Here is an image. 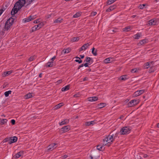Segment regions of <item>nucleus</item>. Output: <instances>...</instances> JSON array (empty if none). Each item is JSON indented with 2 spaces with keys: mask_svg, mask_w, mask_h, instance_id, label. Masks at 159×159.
I'll list each match as a JSON object with an SVG mask.
<instances>
[{
  "mask_svg": "<svg viewBox=\"0 0 159 159\" xmlns=\"http://www.w3.org/2000/svg\"><path fill=\"white\" fill-rule=\"evenodd\" d=\"M25 4H26V6L30 4H28L27 2V0H19L15 4L12 9L11 11V15H14Z\"/></svg>",
  "mask_w": 159,
  "mask_h": 159,
  "instance_id": "nucleus-1",
  "label": "nucleus"
},
{
  "mask_svg": "<svg viewBox=\"0 0 159 159\" xmlns=\"http://www.w3.org/2000/svg\"><path fill=\"white\" fill-rule=\"evenodd\" d=\"M118 133H116L114 136H113V134H111V133L108 136H107L103 140V146L107 145L108 146H110L116 137Z\"/></svg>",
  "mask_w": 159,
  "mask_h": 159,
  "instance_id": "nucleus-2",
  "label": "nucleus"
},
{
  "mask_svg": "<svg viewBox=\"0 0 159 159\" xmlns=\"http://www.w3.org/2000/svg\"><path fill=\"white\" fill-rule=\"evenodd\" d=\"M130 128L128 127H123L120 130V134L124 135L128 134L130 132Z\"/></svg>",
  "mask_w": 159,
  "mask_h": 159,
  "instance_id": "nucleus-3",
  "label": "nucleus"
},
{
  "mask_svg": "<svg viewBox=\"0 0 159 159\" xmlns=\"http://www.w3.org/2000/svg\"><path fill=\"white\" fill-rule=\"evenodd\" d=\"M139 102V101L137 100H133L130 101L128 104L127 106L129 107H132L137 104Z\"/></svg>",
  "mask_w": 159,
  "mask_h": 159,
  "instance_id": "nucleus-4",
  "label": "nucleus"
},
{
  "mask_svg": "<svg viewBox=\"0 0 159 159\" xmlns=\"http://www.w3.org/2000/svg\"><path fill=\"white\" fill-rule=\"evenodd\" d=\"M144 91L145 90H144L137 91L133 94V96L134 97L138 96L144 93Z\"/></svg>",
  "mask_w": 159,
  "mask_h": 159,
  "instance_id": "nucleus-5",
  "label": "nucleus"
},
{
  "mask_svg": "<svg viewBox=\"0 0 159 159\" xmlns=\"http://www.w3.org/2000/svg\"><path fill=\"white\" fill-rule=\"evenodd\" d=\"M17 138L16 136L10 137L9 138L8 143L10 144H11L12 143H15L16 142V141H17Z\"/></svg>",
  "mask_w": 159,
  "mask_h": 159,
  "instance_id": "nucleus-6",
  "label": "nucleus"
},
{
  "mask_svg": "<svg viewBox=\"0 0 159 159\" xmlns=\"http://www.w3.org/2000/svg\"><path fill=\"white\" fill-rule=\"evenodd\" d=\"M57 145V144L56 143L51 144L48 146V150L49 151H52L56 148L57 147L55 146Z\"/></svg>",
  "mask_w": 159,
  "mask_h": 159,
  "instance_id": "nucleus-7",
  "label": "nucleus"
},
{
  "mask_svg": "<svg viewBox=\"0 0 159 159\" xmlns=\"http://www.w3.org/2000/svg\"><path fill=\"white\" fill-rule=\"evenodd\" d=\"M70 129V127L69 125L64 126L61 129V131L64 133L68 131Z\"/></svg>",
  "mask_w": 159,
  "mask_h": 159,
  "instance_id": "nucleus-8",
  "label": "nucleus"
},
{
  "mask_svg": "<svg viewBox=\"0 0 159 159\" xmlns=\"http://www.w3.org/2000/svg\"><path fill=\"white\" fill-rule=\"evenodd\" d=\"M35 18V17L34 16H30L28 18L23 19V20L24 22H28Z\"/></svg>",
  "mask_w": 159,
  "mask_h": 159,
  "instance_id": "nucleus-9",
  "label": "nucleus"
},
{
  "mask_svg": "<svg viewBox=\"0 0 159 159\" xmlns=\"http://www.w3.org/2000/svg\"><path fill=\"white\" fill-rule=\"evenodd\" d=\"M12 25L11 24V25L8 24V23H6V24L5 26L4 29L3 30V32L5 33V32L6 31H7L10 28L11 26Z\"/></svg>",
  "mask_w": 159,
  "mask_h": 159,
  "instance_id": "nucleus-10",
  "label": "nucleus"
},
{
  "mask_svg": "<svg viewBox=\"0 0 159 159\" xmlns=\"http://www.w3.org/2000/svg\"><path fill=\"white\" fill-rule=\"evenodd\" d=\"M90 44L89 43H87L84 44L82 47L80 48L79 50L80 52H81L83 50H85L89 46Z\"/></svg>",
  "mask_w": 159,
  "mask_h": 159,
  "instance_id": "nucleus-11",
  "label": "nucleus"
},
{
  "mask_svg": "<svg viewBox=\"0 0 159 159\" xmlns=\"http://www.w3.org/2000/svg\"><path fill=\"white\" fill-rule=\"evenodd\" d=\"M148 39H145L141 40L140 42L138 43V45L139 46H141L142 45L146 43H148Z\"/></svg>",
  "mask_w": 159,
  "mask_h": 159,
  "instance_id": "nucleus-12",
  "label": "nucleus"
},
{
  "mask_svg": "<svg viewBox=\"0 0 159 159\" xmlns=\"http://www.w3.org/2000/svg\"><path fill=\"white\" fill-rule=\"evenodd\" d=\"M157 22V21L156 20L152 19L148 21V24L149 25H155Z\"/></svg>",
  "mask_w": 159,
  "mask_h": 159,
  "instance_id": "nucleus-13",
  "label": "nucleus"
},
{
  "mask_svg": "<svg viewBox=\"0 0 159 159\" xmlns=\"http://www.w3.org/2000/svg\"><path fill=\"white\" fill-rule=\"evenodd\" d=\"M153 62L151 61L150 63L148 62L146 63L144 65V67L145 69H147L150 66H152V65Z\"/></svg>",
  "mask_w": 159,
  "mask_h": 159,
  "instance_id": "nucleus-14",
  "label": "nucleus"
},
{
  "mask_svg": "<svg viewBox=\"0 0 159 159\" xmlns=\"http://www.w3.org/2000/svg\"><path fill=\"white\" fill-rule=\"evenodd\" d=\"M88 100L90 102L95 101L98 100V98L96 97H90L88 98Z\"/></svg>",
  "mask_w": 159,
  "mask_h": 159,
  "instance_id": "nucleus-15",
  "label": "nucleus"
},
{
  "mask_svg": "<svg viewBox=\"0 0 159 159\" xmlns=\"http://www.w3.org/2000/svg\"><path fill=\"white\" fill-rule=\"evenodd\" d=\"M84 61H86L87 63H88L89 65H91L93 62V60L90 57H87Z\"/></svg>",
  "mask_w": 159,
  "mask_h": 159,
  "instance_id": "nucleus-16",
  "label": "nucleus"
},
{
  "mask_svg": "<svg viewBox=\"0 0 159 159\" xmlns=\"http://www.w3.org/2000/svg\"><path fill=\"white\" fill-rule=\"evenodd\" d=\"M23 154V152L20 151L19 152H18L16 154H15L14 157L16 158H18L22 156Z\"/></svg>",
  "mask_w": 159,
  "mask_h": 159,
  "instance_id": "nucleus-17",
  "label": "nucleus"
},
{
  "mask_svg": "<svg viewBox=\"0 0 159 159\" xmlns=\"http://www.w3.org/2000/svg\"><path fill=\"white\" fill-rule=\"evenodd\" d=\"M14 22V19L12 17L10 18H9L7 21L6 22L7 23H8V24L11 25H12L13 22Z\"/></svg>",
  "mask_w": 159,
  "mask_h": 159,
  "instance_id": "nucleus-18",
  "label": "nucleus"
},
{
  "mask_svg": "<svg viewBox=\"0 0 159 159\" xmlns=\"http://www.w3.org/2000/svg\"><path fill=\"white\" fill-rule=\"evenodd\" d=\"M69 122V120L65 119L63 121L59 123V125H61L68 124Z\"/></svg>",
  "mask_w": 159,
  "mask_h": 159,
  "instance_id": "nucleus-19",
  "label": "nucleus"
},
{
  "mask_svg": "<svg viewBox=\"0 0 159 159\" xmlns=\"http://www.w3.org/2000/svg\"><path fill=\"white\" fill-rule=\"evenodd\" d=\"M80 39V37H73L71 39L70 42H74L78 41Z\"/></svg>",
  "mask_w": 159,
  "mask_h": 159,
  "instance_id": "nucleus-20",
  "label": "nucleus"
},
{
  "mask_svg": "<svg viewBox=\"0 0 159 159\" xmlns=\"http://www.w3.org/2000/svg\"><path fill=\"white\" fill-rule=\"evenodd\" d=\"M63 105V103L62 102L60 103H59V104L56 105L54 107V110H57L60 108Z\"/></svg>",
  "mask_w": 159,
  "mask_h": 159,
  "instance_id": "nucleus-21",
  "label": "nucleus"
},
{
  "mask_svg": "<svg viewBox=\"0 0 159 159\" xmlns=\"http://www.w3.org/2000/svg\"><path fill=\"white\" fill-rule=\"evenodd\" d=\"M63 20V19L61 18H59L58 19L55 20L54 21V23H61Z\"/></svg>",
  "mask_w": 159,
  "mask_h": 159,
  "instance_id": "nucleus-22",
  "label": "nucleus"
},
{
  "mask_svg": "<svg viewBox=\"0 0 159 159\" xmlns=\"http://www.w3.org/2000/svg\"><path fill=\"white\" fill-rule=\"evenodd\" d=\"M53 62L52 61L48 62L47 63L46 66L47 67H51L53 66Z\"/></svg>",
  "mask_w": 159,
  "mask_h": 159,
  "instance_id": "nucleus-23",
  "label": "nucleus"
},
{
  "mask_svg": "<svg viewBox=\"0 0 159 159\" xmlns=\"http://www.w3.org/2000/svg\"><path fill=\"white\" fill-rule=\"evenodd\" d=\"M70 51V49L69 48L64 49L61 52L62 54H65L66 53H68Z\"/></svg>",
  "mask_w": 159,
  "mask_h": 159,
  "instance_id": "nucleus-24",
  "label": "nucleus"
},
{
  "mask_svg": "<svg viewBox=\"0 0 159 159\" xmlns=\"http://www.w3.org/2000/svg\"><path fill=\"white\" fill-rule=\"evenodd\" d=\"M142 36L141 33H138L134 36V38L135 39H139Z\"/></svg>",
  "mask_w": 159,
  "mask_h": 159,
  "instance_id": "nucleus-25",
  "label": "nucleus"
},
{
  "mask_svg": "<svg viewBox=\"0 0 159 159\" xmlns=\"http://www.w3.org/2000/svg\"><path fill=\"white\" fill-rule=\"evenodd\" d=\"M70 88V86L69 85H67L64 87H63L61 89V91H65L68 90Z\"/></svg>",
  "mask_w": 159,
  "mask_h": 159,
  "instance_id": "nucleus-26",
  "label": "nucleus"
},
{
  "mask_svg": "<svg viewBox=\"0 0 159 159\" xmlns=\"http://www.w3.org/2000/svg\"><path fill=\"white\" fill-rule=\"evenodd\" d=\"M116 8L115 6H111L107 10V11H110L113 10Z\"/></svg>",
  "mask_w": 159,
  "mask_h": 159,
  "instance_id": "nucleus-27",
  "label": "nucleus"
},
{
  "mask_svg": "<svg viewBox=\"0 0 159 159\" xmlns=\"http://www.w3.org/2000/svg\"><path fill=\"white\" fill-rule=\"evenodd\" d=\"M130 28L131 27L130 26H127L123 28V30L124 32H128L130 30Z\"/></svg>",
  "mask_w": 159,
  "mask_h": 159,
  "instance_id": "nucleus-28",
  "label": "nucleus"
},
{
  "mask_svg": "<svg viewBox=\"0 0 159 159\" xmlns=\"http://www.w3.org/2000/svg\"><path fill=\"white\" fill-rule=\"evenodd\" d=\"M12 73V70H10L9 71H6L4 72V75L3 76H8V75H10L11 73Z\"/></svg>",
  "mask_w": 159,
  "mask_h": 159,
  "instance_id": "nucleus-29",
  "label": "nucleus"
},
{
  "mask_svg": "<svg viewBox=\"0 0 159 159\" xmlns=\"http://www.w3.org/2000/svg\"><path fill=\"white\" fill-rule=\"evenodd\" d=\"M0 120L1 122L0 124L2 125L6 123L7 121V120L5 119H0Z\"/></svg>",
  "mask_w": 159,
  "mask_h": 159,
  "instance_id": "nucleus-30",
  "label": "nucleus"
},
{
  "mask_svg": "<svg viewBox=\"0 0 159 159\" xmlns=\"http://www.w3.org/2000/svg\"><path fill=\"white\" fill-rule=\"evenodd\" d=\"M39 29V28H38V26L36 25H35L34 26L33 28H32V30L31 31V32H33L34 31L36 30H38Z\"/></svg>",
  "mask_w": 159,
  "mask_h": 159,
  "instance_id": "nucleus-31",
  "label": "nucleus"
},
{
  "mask_svg": "<svg viewBox=\"0 0 159 159\" xmlns=\"http://www.w3.org/2000/svg\"><path fill=\"white\" fill-rule=\"evenodd\" d=\"M81 15L80 13L78 12L76 13L73 16L74 18H77L80 16Z\"/></svg>",
  "mask_w": 159,
  "mask_h": 159,
  "instance_id": "nucleus-32",
  "label": "nucleus"
},
{
  "mask_svg": "<svg viewBox=\"0 0 159 159\" xmlns=\"http://www.w3.org/2000/svg\"><path fill=\"white\" fill-rule=\"evenodd\" d=\"M32 97V95L31 93H29L25 96V99H28L31 98Z\"/></svg>",
  "mask_w": 159,
  "mask_h": 159,
  "instance_id": "nucleus-33",
  "label": "nucleus"
},
{
  "mask_svg": "<svg viewBox=\"0 0 159 159\" xmlns=\"http://www.w3.org/2000/svg\"><path fill=\"white\" fill-rule=\"evenodd\" d=\"M11 90H9L7 91H6L4 93V94L5 96L6 97H8L9 94H11Z\"/></svg>",
  "mask_w": 159,
  "mask_h": 159,
  "instance_id": "nucleus-34",
  "label": "nucleus"
},
{
  "mask_svg": "<svg viewBox=\"0 0 159 159\" xmlns=\"http://www.w3.org/2000/svg\"><path fill=\"white\" fill-rule=\"evenodd\" d=\"M127 79V78L126 77V76H125V75L121 76L119 78V80H126Z\"/></svg>",
  "mask_w": 159,
  "mask_h": 159,
  "instance_id": "nucleus-35",
  "label": "nucleus"
},
{
  "mask_svg": "<svg viewBox=\"0 0 159 159\" xmlns=\"http://www.w3.org/2000/svg\"><path fill=\"white\" fill-rule=\"evenodd\" d=\"M139 70V69L134 68L132 69L131 72L132 73H135L137 72Z\"/></svg>",
  "mask_w": 159,
  "mask_h": 159,
  "instance_id": "nucleus-36",
  "label": "nucleus"
},
{
  "mask_svg": "<svg viewBox=\"0 0 159 159\" xmlns=\"http://www.w3.org/2000/svg\"><path fill=\"white\" fill-rule=\"evenodd\" d=\"M103 146L101 145H98L97 146V149L98 150L101 151L102 150Z\"/></svg>",
  "mask_w": 159,
  "mask_h": 159,
  "instance_id": "nucleus-37",
  "label": "nucleus"
},
{
  "mask_svg": "<svg viewBox=\"0 0 159 159\" xmlns=\"http://www.w3.org/2000/svg\"><path fill=\"white\" fill-rule=\"evenodd\" d=\"M104 62L105 63H110V58H108L105 59L104 61Z\"/></svg>",
  "mask_w": 159,
  "mask_h": 159,
  "instance_id": "nucleus-38",
  "label": "nucleus"
},
{
  "mask_svg": "<svg viewBox=\"0 0 159 159\" xmlns=\"http://www.w3.org/2000/svg\"><path fill=\"white\" fill-rule=\"evenodd\" d=\"M95 48H93L92 49V52L94 56H96L97 55V51L96 50L95 52H94Z\"/></svg>",
  "mask_w": 159,
  "mask_h": 159,
  "instance_id": "nucleus-39",
  "label": "nucleus"
},
{
  "mask_svg": "<svg viewBox=\"0 0 159 159\" xmlns=\"http://www.w3.org/2000/svg\"><path fill=\"white\" fill-rule=\"evenodd\" d=\"M105 104L104 103H100L98 105L99 107L100 108L103 107H105Z\"/></svg>",
  "mask_w": 159,
  "mask_h": 159,
  "instance_id": "nucleus-40",
  "label": "nucleus"
},
{
  "mask_svg": "<svg viewBox=\"0 0 159 159\" xmlns=\"http://www.w3.org/2000/svg\"><path fill=\"white\" fill-rule=\"evenodd\" d=\"M35 58V56H33L31 57H30L28 59V60L30 61H32L34 60Z\"/></svg>",
  "mask_w": 159,
  "mask_h": 159,
  "instance_id": "nucleus-41",
  "label": "nucleus"
},
{
  "mask_svg": "<svg viewBox=\"0 0 159 159\" xmlns=\"http://www.w3.org/2000/svg\"><path fill=\"white\" fill-rule=\"evenodd\" d=\"M115 0H109L107 2L108 5H110L115 2Z\"/></svg>",
  "mask_w": 159,
  "mask_h": 159,
  "instance_id": "nucleus-42",
  "label": "nucleus"
},
{
  "mask_svg": "<svg viewBox=\"0 0 159 159\" xmlns=\"http://www.w3.org/2000/svg\"><path fill=\"white\" fill-rule=\"evenodd\" d=\"M36 25L38 26V28H39V29L43 26V24L42 23H40Z\"/></svg>",
  "mask_w": 159,
  "mask_h": 159,
  "instance_id": "nucleus-43",
  "label": "nucleus"
},
{
  "mask_svg": "<svg viewBox=\"0 0 159 159\" xmlns=\"http://www.w3.org/2000/svg\"><path fill=\"white\" fill-rule=\"evenodd\" d=\"M35 0H27L28 4H31V3Z\"/></svg>",
  "mask_w": 159,
  "mask_h": 159,
  "instance_id": "nucleus-44",
  "label": "nucleus"
},
{
  "mask_svg": "<svg viewBox=\"0 0 159 159\" xmlns=\"http://www.w3.org/2000/svg\"><path fill=\"white\" fill-rule=\"evenodd\" d=\"M75 61L77 62H78L79 63H81L82 62V61L81 60H75Z\"/></svg>",
  "mask_w": 159,
  "mask_h": 159,
  "instance_id": "nucleus-45",
  "label": "nucleus"
},
{
  "mask_svg": "<svg viewBox=\"0 0 159 159\" xmlns=\"http://www.w3.org/2000/svg\"><path fill=\"white\" fill-rule=\"evenodd\" d=\"M85 125L86 126H89L91 125L90 122H87L85 123Z\"/></svg>",
  "mask_w": 159,
  "mask_h": 159,
  "instance_id": "nucleus-46",
  "label": "nucleus"
},
{
  "mask_svg": "<svg viewBox=\"0 0 159 159\" xmlns=\"http://www.w3.org/2000/svg\"><path fill=\"white\" fill-rule=\"evenodd\" d=\"M62 81V80H59L58 81H57L56 82V83H57V84H59L61 83Z\"/></svg>",
  "mask_w": 159,
  "mask_h": 159,
  "instance_id": "nucleus-47",
  "label": "nucleus"
},
{
  "mask_svg": "<svg viewBox=\"0 0 159 159\" xmlns=\"http://www.w3.org/2000/svg\"><path fill=\"white\" fill-rule=\"evenodd\" d=\"M97 14V12L95 11H94V12H91V16H95Z\"/></svg>",
  "mask_w": 159,
  "mask_h": 159,
  "instance_id": "nucleus-48",
  "label": "nucleus"
},
{
  "mask_svg": "<svg viewBox=\"0 0 159 159\" xmlns=\"http://www.w3.org/2000/svg\"><path fill=\"white\" fill-rule=\"evenodd\" d=\"M80 96V94L79 93L75 94L74 95V97L75 98L79 97Z\"/></svg>",
  "mask_w": 159,
  "mask_h": 159,
  "instance_id": "nucleus-49",
  "label": "nucleus"
},
{
  "mask_svg": "<svg viewBox=\"0 0 159 159\" xmlns=\"http://www.w3.org/2000/svg\"><path fill=\"white\" fill-rule=\"evenodd\" d=\"M11 123L13 125H14L15 123V121L14 120L12 119L11 120Z\"/></svg>",
  "mask_w": 159,
  "mask_h": 159,
  "instance_id": "nucleus-50",
  "label": "nucleus"
},
{
  "mask_svg": "<svg viewBox=\"0 0 159 159\" xmlns=\"http://www.w3.org/2000/svg\"><path fill=\"white\" fill-rule=\"evenodd\" d=\"M139 7L140 9H142L143 8V6L142 5H141V4L139 5Z\"/></svg>",
  "mask_w": 159,
  "mask_h": 159,
  "instance_id": "nucleus-51",
  "label": "nucleus"
},
{
  "mask_svg": "<svg viewBox=\"0 0 159 159\" xmlns=\"http://www.w3.org/2000/svg\"><path fill=\"white\" fill-rule=\"evenodd\" d=\"M90 122L91 125H93L95 124V122L94 121H92Z\"/></svg>",
  "mask_w": 159,
  "mask_h": 159,
  "instance_id": "nucleus-52",
  "label": "nucleus"
},
{
  "mask_svg": "<svg viewBox=\"0 0 159 159\" xmlns=\"http://www.w3.org/2000/svg\"><path fill=\"white\" fill-rule=\"evenodd\" d=\"M68 157V156L66 155H65L62 157V159H65L66 158Z\"/></svg>",
  "mask_w": 159,
  "mask_h": 159,
  "instance_id": "nucleus-53",
  "label": "nucleus"
},
{
  "mask_svg": "<svg viewBox=\"0 0 159 159\" xmlns=\"http://www.w3.org/2000/svg\"><path fill=\"white\" fill-rule=\"evenodd\" d=\"M84 64H82L81 65H80L79 67H78V69H80L81 67L84 66Z\"/></svg>",
  "mask_w": 159,
  "mask_h": 159,
  "instance_id": "nucleus-54",
  "label": "nucleus"
},
{
  "mask_svg": "<svg viewBox=\"0 0 159 159\" xmlns=\"http://www.w3.org/2000/svg\"><path fill=\"white\" fill-rule=\"evenodd\" d=\"M152 67H151V68H150V69L149 70V72L150 73H151V72H154V70H152Z\"/></svg>",
  "mask_w": 159,
  "mask_h": 159,
  "instance_id": "nucleus-55",
  "label": "nucleus"
},
{
  "mask_svg": "<svg viewBox=\"0 0 159 159\" xmlns=\"http://www.w3.org/2000/svg\"><path fill=\"white\" fill-rule=\"evenodd\" d=\"M56 56H54L51 59V60L52 61H53L56 58Z\"/></svg>",
  "mask_w": 159,
  "mask_h": 159,
  "instance_id": "nucleus-56",
  "label": "nucleus"
},
{
  "mask_svg": "<svg viewBox=\"0 0 159 159\" xmlns=\"http://www.w3.org/2000/svg\"><path fill=\"white\" fill-rule=\"evenodd\" d=\"M89 63H86L85 64H84V66H85L86 67H88V66Z\"/></svg>",
  "mask_w": 159,
  "mask_h": 159,
  "instance_id": "nucleus-57",
  "label": "nucleus"
},
{
  "mask_svg": "<svg viewBox=\"0 0 159 159\" xmlns=\"http://www.w3.org/2000/svg\"><path fill=\"white\" fill-rule=\"evenodd\" d=\"M3 11H4V10H2V9L0 10V16L3 12Z\"/></svg>",
  "mask_w": 159,
  "mask_h": 159,
  "instance_id": "nucleus-58",
  "label": "nucleus"
},
{
  "mask_svg": "<svg viewBox=\"0 0 159 159\" xmlns=\"http://www.w3.org/2000/svg\"><path fill=\"white\" fill-rule=\"evenodd\" d=\"M8 140H9V139L8 138H6L4 140V141L5 142H7Z\"/></svg>",
  "mask_w": 159,
  "mask_h": 159,
  "instance_id": "nucleus-59",
  "label": "nucleus"
},
{
  "mask_svg": "<svg viewBox=\"0 0 159 159\" xmlns=\"http://www.w3.org/2000/svg\"><path fill=\"white\" fill-rule=\"evenodd\" d=\"M51 16V14H50L49 15H48L47 16V18H50Z\"/></svg>",
  "mask_w": 159,
  "mask_h": 159,
  "instance_id": "nucleus-60",
  "label": "nucleus"
},
{
  "mask_svg": "<svg viewBox=\"0 0 159 159\" xmlns=\"http://www.w3.org/2000/svg\"><path fill=\"white\" fill-rule=\"evenodd\" d=\"M39 21V20H36L34 21V23H38Z\"/></svg>",
  "mask_w": 159,
  "mask_h": 159,
  "instance_id": "nucleus-61",
  "label": "nucleus"
},
{
  "mask_svg": "<svg viewBox=\"0 0 159 159\" xmlns=\"http://www.w3.org/2000/svg\"><path fill=\"white\" fill-rule=\"evenodd\" d=\"M80 58H81V59H83L84 58V55H80Z\"/></svg>",
  "mask_w": 159,
  "mask_h": 159,
  "instance_id": "nucleus-62",
  "label": "nucleus"
},
{
  "mask_svg": "<svg viewBox=\"0 0 159 159\" xmlns=\"http://www.w3.org/2000/svg\"><path fill=\"white\" fill-rule=\"evenodd\" d=\"M148 157V155L146 154H144L143 155V157L144 158L147 157Z\"/></svg>",
  "mask_w": 159,
  "mask_h": 159,
  "instance_id": "nucleus-63",
  "label": "nucleus"
},
{
  "mask_svg": "<svg viewBox=\"0 0 159 159\" xmlns=\"http://www.w3.org/2000/svg\"><path fill=\"white\" fill-rule=\"evenodd\" d=\"M86 80H87V78L86 77H84V78L83 80V81H86Z\"/></svg>",
  "mask_w": 159,
  "mask_h": 159,
  "instance_id": "nucleus-64",
  "label": "nucleus"
}]
</instances>
